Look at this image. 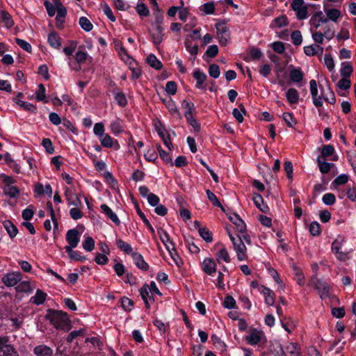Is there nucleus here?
<instances>
[{
  "label": "nucleus",
  "mask_w": 356,
  "mask_h": 356,
  "mask_svg": "<svg viewBox=\"0 0 356 356\" xmlns=\"http://www.w3.org/2000/svg\"><path fill=\"white\" fill-rule=\"evenodd\" d=\"M227 233L229 239L232 242L234 250H235L237 259L239 261H244L247 259V248L244 243L245 242L248 245L251 244V239L249 235L246 233H243L234 236L228 229Z\"/></svg>",
  "instance_id": "nucleus-1"
},
{
  "label": "nucleus",
  "mask_w": 356,
  "mask_h": 356,
  "mask_svg": "<svg viewBox=\"0 0 356 356\" xmlns=\"http://www.w3.org/2000/svg\"><path fill=\"white\" fill-rule=\"evenodd\" d=\"M46 318L56 329L68 331L71 327L70 321L66 312L49 309Z\"/></svg>",
  "instance_id": "nucleus-2"
},
{
  "label": "nucleus",
  "mask_w": 356,
  "mask_h": 356,
  "mask_svg": "<svg viewBox=\"0 0 356 356\" xmlns=\"http://www.w3.org/2000/svg\"><path fill=\"white\" fill-rule=\"evenodd\" d=\"M291 8L296 12L298 19L302 20L308 17V6L304 0H293L291 4Z\"/></svg>",
  "instance_id": "nucleus-3"
},
{
  "label": "nucleus",
  "mask_w": 356,
  "mask_h": 356,
  "mask_svg": "<svg viewBox=\"0 0 356 356\" xmlns=\"http://www.w3.org/2000/svg\"><path fill=\"white\" fill-rule=\"evenodd\" d=\"M217 36L219 43L222 46L227 45L230 38V33L226 24L225 22H218L216 24Z\"/></svg>",
  "instance_id": "nucleus-4"
},
{
  "label": "nucleus",
  "mask_w": 356,
  "mask_h": 356,
  "mask_svg": "<svg viewBox=\"0 0 356 356\" xmlns=\"http://www.w3.org/2000/svg\"><path fill=\"white\" fill-rule=\"evenodd\" d=\"M55 6L56 7L57 15L56 17V27L62 29H63V24L65 22V17L67 15V10L62 4L60 0H52Z\"/></svg>",
  "instance_id": "nucleus-5"
},
{
  "label": "nucleus",
  "mask_w": 356,
  "mask_h": 356,
  "mask_svg": "<svg viewBox=\"0 0 356 356\" xmlns=\"http://www.w3.org/2000/svg\"><path fill=\"white\" fill-rule=\"evenodd\" d=\"M312 282L314 289L318 291L321 299L329 296L330 286L327 283L318 278H313Z\"/></svg>",
  "instance_id": "nucleus-6"
},
{
  "label": "nucleus",
  "mask_w": 356,
  "mask_h": 356,
  "mask_svg": "<svg viewBox=\"0 0 356 356\" xmlns=\"http://www.w3.org/2000/svg\"><path fill=\"white\" fill-rule=\"evenodd\" d=\"M22 278V275L19 272H12L4 275L2 282L6 286L10 287L16 286Z\"/></svg>",
  "instance_id": "nucleus-7"
},
{
  "label": "nucleus",
  "mask_w": 356,
  "mask_h": 356,
  "mask_svg": "<svg viewBox=\"0 0 356 356\" xmlns=\"http://www.w3.org/2000/svg\"><path fill=\"white\" fill-rule=\"evenodd\" d=\"M193 75L196 80L195 87L198 89L206 90L207 85L205 81L207 79V74L201 72L199 69H197L193 72Z\"/></svg>",
  "instance_id": "nucleus-8"
},
{
  "label": "nucleus",
  "mask_w": 356,
  "mask_h": 356,
  "mask_svg": "<svg viewBox=\"0 0 356 356\" xmlns=\"http://www.w3.org/2000/svg\"><path fill=\"white\" fill-rule=\"evenodd\" d=\"M79 233L76 229H72L67 232L66 241L69 245L66 247L76 248L79 242Z\"/></svg>",
  "instance_id": "nucleus-9"
},
{
  "label": "nucleus",
  "mask_w": 356,
  "mask_h": 356,
  "mask_svg": "<svg viewBox=\"0 0 356 356\" xmlns=\"http://www.w3.org/2000/svg\"><path fill=\"white\" fill-rule=\"evenodd\" d=\"M264 337V332L257 329H252L250 334L245 337L246 341L250 345H255L259 343Z\"/></svg>",
  "instance_id": "nucleus-10"
},
{
  "label": "nucleus",
  "mask_w": 356,
  "mask_h": 356,
  "mask_svg": "<svg viewBox=\"0 0 356 356\" xmlns=\"http://www.w3.org/2000/svg\"><path fill=\"white\" fill-rule=\"evenodd\" d=\"M163 27L159 26H155V29L152 31L149 29L148 31L154 44L158 46L162 42L164 35L163 33Z\"/></svg>",
  "instance_id": "nucleus-11"
},
{
  "label": "nucleus",
  "mask_w": 356,
  "mask_h": 356,
  "mask_svg": "<svg viewBox=\"0 0 356 356\" xmlns=\"http://www.w3.org/2000/svg\"><path fill=\"white\" fill-rule=\"evenodd\" d=\"M182 106L184 108L187 109V111H186V112L184 113V115L186 118L188 123L190 124V123L193 122L194 121V120H195L193 118V114H195L196 113L194 104L191 103V102H188L186 100H184L182 102Z\"/></svg>",
  "instance_id": "nucleus-12"
},
{
  "label": "nucleus",
  "mask_w": 356,
  "mask_h": 356,
  "mask_svg": "<svg viewBox=\"0 0 356 356\" xmlns=\"http://www.w3.org/2000/svg\"><path fill=\"white\" fill-rule=\"evenodd\" d=\"M65 197L68 202L69 206L73 205L75 207H78L81 204V202L79 197L70 188H65Z\"/></svg>",
  "instance_id": "nucleus-13"
},
{
  "label": "nucleus",
  "mask_w": 356,
  "mask_h": 356,
  "mask_svg": "<svg viewBox=\"0 0 356 356\" xmlns=\"http://www.w3.org/2000/svg\"><path fill=\"white\" fill-rule=\"evenodd\" d=\"M304 53L308 56H321L323 48L319 44H311L304 47Z\"/></svg>",
  "instance_id": "nucleus-14"
},
{
  "label": "nucleus",
  "mask_w": 356,
  "mask_h": 356,
  "mask_svg": "<svg viewBox=\"0 0 356 356\" xmlns=\"http://www.w3.org/2000/svg\"><path fill=\"white\" fill-rule=\"evenodd\" d=\"M229 220L234 223L240 234L245 233L246 225L243 220L236 213H234L233 216H229Z\"/></svg>",
  "instance_id": "nucleus-15"
},
{
  "label": "nucleus",
  "mask_w": 356,
  "mask_h": 356,
  "mask_svg": "<svg viewBox=\"0 0 356 356\" xmlns=\"http://www.w3.org/2000/svg\"><path fill=\"white\" fill-rule=\"evenodd\" d=\"M33 353L36 356H52L53 349L44 344L38 345L33 348Z\"/></svg>",
  "instance_id": "nucleus-16"
},
{
  "label": "nucleus",
  "mask_w": 356,
  "mask_h": 356,
  "mask_svg": "<svg viewBox=\"0 0 356 356\" xmlns=\"http://www.w3.org/2000/svg\"><path fill=\"white\" fill-rule=\"evenodd\" d=\"M300 348L296 343H289L284 348L283 356H300Z\"/></svg>",
  "instance_id": "nucleus-17"
},
{
  "label": "nucleus",
  "mask_w": 356,
  "mask_h": 356,
  "mask_svg": "<svg viewBox=\"0 0 356 356\" xmlns=\"http://www.w3.org/2000/svg\"><path fill=\"white\" fill-rule=\"evenodd\" d=\"M185 47L187 49V51L190 53L191 57L190 60L193 63L195 60L196 56L198 53V45L194 44L192 45V42L190 39L186 38L184 42Z\"/></svg>",
  "instance_id": "nucleus-18"
},
{
  "label": "nucleus",
  "mask_w": 356,
  "mask_h": 356,
  "mask_svg": "<svg viewBox=\"0 0 356 356\" xmlns=\"http://www.w3.org/2000/svg\"><path fill=\"white\" fill-rule=\"evenodd\" d=\"M202 269L208 275H211L216 271V265L213 260L206 258L202 263Z\"/></svg>",
  "instance_id": "nucleus-19"
},
{
  "label": "nucleus",
  "mask_w": 356,
  "mask_h": 356,
  "mask_svg": "<svg viewBox=\"0 0 356 356\" xmlns=\"http://www.w3.org/2000/svg\"><path fill=\"white\" fill-rule=\"evenodd\" d=\"M252 200L255 206L262 212L267 213L269 208L267 205L264 204V199L262 196L257 193L253 194Z\"/></svg>",
  "instance_id": "nucleus-20"
},
{
  "label": "nucleus",
  "mask_w": 356,
  "mask_h": 356,
  "mask_svg": "<svg viewBox=\"0 0 356 356\" xmlns=\"http://www.w3.org/2000/svg\"><path fill=\"white\" fill-rule=\"evenodd\" d=\"M48 42L51 47L59 49L61 46V38L55 31H51L48 35Z\"/></svg>",
  "instance_id": "nucleus-21"
},
{
  "label": "nucleus",
  "mask_w": 356,
  "mask_h": 356,
  "mask_svg": "<svg viewBox=\"0 0 356 356\" xmlns=\"http://www.w3.org/2000/svg\"><path fill=\"white\" fill-rule=\"evenodd\" d=\"M101 209L115 225H120V220L109 207L105 204H103L101 205Z\"/></svg>",
  "instance_id": "nucleus-22"
},
{
  "label": "nucleus",
  "mask_w": 356,
  "mask_h": 356,
  "mask_svg": "<svg viewBox=\"0 0 356 356\" xmlns=\"http://www.w3.org/2000/svg\"><path fill=\"white\" fill-rule=\"evenodd\" d=\"M132 258L134 260L135 264L143 270H147L149 268L148 264L143 259V256L137 252L131 254Z\"/></svg>",
  "instance_id": "nucleus-23"
},
{
  "label": "nucleus",
  "mask_w": 356,
  "mask_h": 356,
  "mask_svg": "<svg viewBox=\"0 0 356 356\" xmlns=\"http://www.w3.org/2000/svg\"><path fill=\"white\" fill-rule=\"evenodd\" d=\"M47 298V294L40 289L36 291L35 295L33 296L30 302L35 305H40L44 302Z\"/></svg>",
  "instance_id": "nucleus-24"
},
{
  "label": "nucleus",
  "mask_w": 356,
  "mask_h": 356,
  "mask_svg": "<svg viewBox=\"0 0 356 356\" xmlns=\"http://www.w3.org/2000/svg\"><path fill=\"white\" fill-rule=\"evenodd\" d=\"M260 292L265 296V302L269 305H273L275 302V293L273 291L264 286H261Z\"/></svg>",
  "instance_id": "nucleus-25"
},
{
  "label": "nucleus",
  "mask_w": 356,
  "mask_h": 356,
  "mask_svg": "<svg viewBox=\"0 0 356 356\" xmlns=\"http://www.w3.org/2000/svg\"><path fill=\"white\" fill-rule=\"evenodd\" d=\"M316 162L319 168V170L322 174L328 173L330 171L331 168L334 166V163H327L323 161L321 159V156L317 157Z\"/></svg>",
  "instance_id": "nucleus-26"
},
{
  "label": "nucleus",
  "mask_w": 356,
  "mask_h": 356,
  "mask_svg": "<svg viewBox=\"0 0 356 356\" xmlns=\"http://www.w3.org/2000/svg\"><path fill=\"white\" fill-rule=\"evenodd\" d=\"M3 227L11 238L15 237L18 233L17 227L10 220H5L3 222Z\"/></svg>",
  "instance_id": "nucleus-27"
},
{
  "label": "nucleus",
  "mask_w": 356,
  "mask_h": 356,
  "mask_svg": "<svg viewBox=\"0 0 356 356\" xmlns=\"http://www.w3.org/2000/svg\"><path fill=\"white\" fill-rule=\"evenodd\" d=\"M303 72L300 68H293L290 71L289 76L291 81L299 83L303 79Z\"/></svg>",
  "instance_id": "nucleus-28"
},
{
  "label": "nucleus",
  "mask_w": 356,
  "mask_h": 356,
  "mask_svg": "<svg viewBox=\"0 0 356 356\" xmlns=\"http://www.w3.org/2000/svg\"><path fill=\"white\" fill-rule=\"evenodd\" d=\"M270 350L275 356H283L284 348L277 341L271 343Z\"/></svg>",
  "instance_id": "nucleus-29"
},
{
  "label": "nucleus",
  "mask_w": 356,
  "mask_h": 356,
  "mask_svg": "<svg viewBox=\"0 0 356 356\" xmlns=\"http://www.w3.org/2000/svg\"><path fill=\"white\" fill-rule=\"evenodd\" d=\"M157 232L159 235L160 239L162 241V243L165 246L166 249L170 251V246L168 244L169 243L171 245H173L172 243L170 241L169 235L168 233L163 229L162 228H159L157 230Z\"/></svg>",
  "instance_id": "nucleus-30"
},
{
  "label": "nucleus",
  "mask_w": 356,
  "mask_h": 356,
  "mask_svg": "<svg viewBox=\"0 0 356 356\" xmlns=\"http://www.w3.org/2000/svg\"><path fill=\"white\" fill-rule=\"evenodd\" d=\"M238 108L239 109L236 108H234L232 114L234 117L236 119V120L239 123H241L243 121V115H246V111L245 109L244 106L242 104L238 105Z\"/></svg>",
  "instance_id": "nucleus-31"
},
{
  "label": "nucleus",
  "mask_w": 356,
  "mask_h": 356,
  "mask_svg": "<svg viewBox=\"0 0 356 356\" xmlns=\"http://www.w3.org/2000/svg\"><path fill=\"white\" fill-rule=\"evenodd\" d=\"M147 63L156 70H161L163 67L161 62L157 59L155 55L149 54L147 58Z\"/></svg>",
  "instance_id": "nucleus-32"
},
{
  "label": "nucleus",
  "mask_w": 356,
  "mask_h": 356,
  "mask_svg": "<svg viewBox=\"0 0 356 356\" xmlns=\"http://www.w3.org/2000/svg\"><path fill=\"white\" fill-rule=\"evenodd\" d=\"M286 99H287L288 102L291 104L297 103V102L298 100V97H299L298 92L297 90L295 88H289L288 90V91L286 92Z\"/></svg>",
  "instance_id": "nucleus-33"
},
{
  "label": "nucleus",
  "mask_w": 356,
  "mask_h": 356,
  "mask_svg": "<svg viewBox=\"0 0 356 356\" xmlns=\"http://www.w3.org/2000/svg\"><path fill=\"white\" fill-rule=\"evenodd\" d=\"M0 356H19V354L13 346L7 344L1 350Z\"/></svg>",
  "instance_id": "nucleus-34"
},
{
  "label": "nucleus",
  "mask_w": 356,
  "mask_h": 356,
  "mask_svg": "<svg viewBox=\"0 0 356 356\" xmlns=\"http://www.w3.org/2000/svg\"><path fill=\"white\" fill-rule=\"evenodd\" d=\"M353 69L349 62L343 63L342 67L340 70V73L342 77L348 78L351 76Z\"/></svg>",
  "instance_id": "nucleus-35"
},
{
  "label": "nucleus",
  "mask_w": 356,
  "mask_h": 356,
  "mask_svg": "<svg viewBox=\"0 0 356 356\" xmlns=\"http://www.w3.org/2000/svg\"><path fill=\"white\" fill-rule=\"evenodd\" d=\"M217 261L218 263H220V261H224L226 263L230 262V257L228 251L225 248H221L218 252H217Z\"/></svg>",
  "instance_id": "nucleus-36"
},
{
  "label": "nucleus",
  "mask_w": 356,
  "mask_h": 356,
  "mask_svg": "<svg viewBox=\"0 0 356 356\" xmlns=\"http://www.w3.org/2000/svg\"><path fill=\"white\" fill-rule=\"evenodd\" d=\"M73 248H71V247H65V251H66V252H67L70 259L75 260V261H83L86 260L85 257H82V256L79 255L77 252L74 251L72 250Z\"/></svg>",
  "instance_id": "nucleus-37"
},
{
  "label": "nucleus",
  "mask_w": 356,
  "mask_h": 356,
  "mask_svg": "<svg viewBox=\"0 0 356 356\" xmlns=\"http://www.w3.org/2000/svg\"><path fill=\"white\" fill-rule=\"evenodd\" d=\"M35 95L37 101H42L44 103L48 102V99L46 98L45 95V88L43 84L40 83L38 85V90L35 92Z\"/></svg>",
  "instance_id": "nucleus-38"
},
{
  "label": "nucleus",
  "mask_w": 356,
  "mask_h": 356,
  "mask_svg": "<svg viewBox=\"0 0 356 356\" xmlns=\"http://www.w3.org/2000/svg\"><path fill=\"white\" fill-rule=\"evenodd\" d=\"M334 153V148L332 145H325L323 146L321 155V159L332 156Z\"/></svg>",
  "instance_id": "nucleus-39"
},
{
  "label": "nucleus",
  "mask_w": 356,
  "mask_h": 356,
  "mask_svg": "<svg viewBox=\"0 0 356 356\" xmlns=\"http://www.w3.org/2000/svg\"><path fill=\"white\" fill-rule=\"evenodd\" d=\"M3 193L6 195L9 196L10 198L16 197L19 193V191L16 186H6L3 188Z\"/></svg>",
  "instance_id": "nucleus-40"
},
{
  "label": "nucleus",
  "mask_w": 356,
  "mask_h": 356,
  "mask_svg": "<svg viewBox=\"0 0 356 356\" xmlns=\"http://www.w3.org/2000/svg\"><path fill=\"white\" fill-rule=\"evenodd\" d=\"M15 289L17 292L31 293L33 291L29 282L26 281L21 282Z\"/></svg>",
  "instance_id": "nucleus-41"
},
{
  "label": "nucleus",
  "mask_w": 356,
  "mask_h": 356,
  "mask_svg": "<svg viewBox=\"0 0 356 356\" xmlns=\"http://www.w3.org/2000/svg\"><path fill=\"white\" fill-rule=\"evenodd\" d=\"M200 236L207 243L213 241L212 234L207 227L199 228Z\"/></svg>",
  "instance_id": "nucleus-42"
},
{
  "label": "nucleus",
  "mask_w": 356,
  "mask_h": 356,
  "mask_svg": "<svg viewBox=\"0 0 356 356\" xmlns=\"http://www.w3.org/2000/svg\"><path fill=\"white\" fill-rule=\"evenodd\" d=\"M325 12L327 18L333 22H336L341 15L340 11L335 8L327 9Z\"/></svg>",
  "instance_id": "nucleus-43"
},
{
  "label": "nucleus",
  "mask_w": 356,
  "mask_h": 356,
  "mask_svg": "<svg viewBox=\"0 0 356 356\" xmlns=\"http://www.w3.org/2000/svg\"><path fill=\"white\" fill-rule=\"evenodd\" d=\"M15 102L26 111H30L33 113L36 112V107L31 103L24 102L19 99L16 100Z\"/></svg>",
  "instance_id": "nucleus-44"
},
{
  "label": "nucleus",
  "mask_w": 356,
  "mask_h": 356,
  "mask_svg": "<svg viewBox=\"0 0 356 356\" xmlns=\"http://www.w3.org/2000/svg\"><path fill=\"white\" fill-rule=\"evenodd\" d=\"M1 19L7 27H11L14 24L11 15L5 10H2L1 13Z\"/></svg>",
  "instance_id": "nucleus-45"
},
{
  "label": "nucleus",
  "mask_w": 356,
  "mask_h": 356,
  "mask_svg": "<svg viewBox=\"0 0 356 356\" xmlns=\"http://www.w3.org/2000/svg\"><path fill=\"white\" fill-rule=\"evenodd\" d=\"M79 25L84 31H86L87 32L90 31L93 28L92 23L86 17H80Z\"/></svg>",
  "instance_id": "nucleus-46"
},
{
  "label": "nucleus",
  "mask_w": 356,
  "mask_h": 356,
  "mask_svg": "<svg viewBox=\"0 0 356 356\" xmlns=\"http://www.w3.org/2000/svg\"><path fill=\"white\" fill-rule=\"evenodd\" d=\"M263 56L264 54L262 51L257 47H252L250 49V60H258L263 57Z\"/></svg>",
  "instance_id": "nucleus-47"
},
{
  "label": "nucleus",
  "mask_w": 356,
  "mask_h": 356,
  "mask_svg": "<svg viewBox=\"0 0 356 356\" xmlns=\"http://www.w3.org/2000/svg\"><path fill=\"white\" fill-rule=\"evenodd\" d=\"M282 117L289 127H293L297 124V120L290 113H284Z\"/></svg>",
  "instance_id": "nucleus-48"
},
{
  "label": "nucleus",
  "mask_w": 356,
  "mask_h": 356,
  "mask_svg": "<svg viewBox=\"0 0 356 356\" xmlns=\"http://www.w3.org/2000/svg\"><path fill=\"white\" fill-rule=\"evenodd\" d=\"M82 245L85 250L91 252L95 248V241L92 237L88 236L83 242Z\"/></svg>",
  "instance_id": "nucleus-49"
},
{
  "label": "nucleus",
  "mask_w": 356,
  "mask_h": 356,
  "mask_svg": "<svg viewBox=\"0 0 356 356\" xmlns=\"http://www.w3.org/2000/svg\"><path fill=\"white\" fill-rule=\"evenodd\" d=\"M116 243H117L118 247L121 250L124 251V252H126L127 254L133 253L131 246L129 244H128L127 243H126L125 241H124L123 240L118 239V240H117Z\"/></svg>",
  "instance_id": "nucleus-50"
},
{
  "label": "nucleus",
  "mask_w": 356,
  "mask_h": 356,
  "mask_svg": "<svg viewBox=\"0 0 356 356\" xmlns=\"http://www.w3.org/2000/svg\"><path fill=\"white\" fill-rule=\"evenodd\" d=\"M136 11L140 16L147 17L149 14V10L146 5L143 3H139L136 6Z\"/></svg>",
  "instance_id": "nucleus-51"
},
{
  "label": "nucleus",
  "mask_w": 356,
  "mask_h": 356,
  "mask_svg": "<svg viewBox=\"0 0 356 356\" xmlns=\"http://www.w3.org/2000/svg\"><path fill=\"white\" fill-rule=\"evenodd\" d=\"M47 207L48 210L50 212L51 218L54 223V229H57L58 228V223L57 219L56 218V214H55L54 210L53 209L51 202H47Z\"/></svg>",
  "instance_id": "nucleus-52"
},
{
  "label": "nucleus",
  "mask_w": 356,
  "mask_h": 356,
  "mask_svg": "<svg viewBox=\"0 0 356 356\" xmlns=\"http://www.w3.org/2000/svg\"><path fill=\"white\" fill-rule=\"evenodd\" d=\"M273 23L277 28H282L288 24V20L285 15H281V16L274 19Z\"/></svg>",
  "instance_id": "nucleus-53"
},
{
  "label": "nucleus",
  "mask_w": 356,
  "mask_h": 356,
  "mask_svg": "<svg viewBox=\"0 0 356 356\" xmlns=\"http://www.w3.org/2000/svg\"><path fill=\"white\" fill-rule=\"evenodd\" d=\"M291 38L294 45H300L302 41V34L300 31H294L291 35Z\"/></svg>",
  "instance_id": "nucleus-54"
},
{
  "label": "nucleus",
  "mask_w": 356,
  "mask_h": 356,
  "mask_svg": "<svg viewBox=\"0 0 356 356\" xmlns=\"http://www.w3.org/2000/svg\"><path fill=\"white\" fill-rule=\"evenodd\" d=\"M121 305L124 310L129 312L133 308L134 302L127 297H123L121 299Z\"/></svg>",
  "instance_id": "nucleus-55"
},
{
  "label": "nucleus",
  "mask_w": 356,
  "mask_h": 356,
  "mask_svg": "<svg viewBox=\"0 0 356 356\" xmlns=\"http://www.w3.org/2000/svg\"><path fill=\"white\" fill-rule=\"evenodd\" d=\"M220 68L217 64L213 63L209 67V74L210 76L217 79L220 76Z\"/></svg>",
  "instance_id": "nucleus-56"
},
{
  "label": "nucleus",
  "mask_w": 356,
  "mask_h": 356,
  "mask_svg": "<svg viewBox=\"0 0 356 356\" xmlns=\"http://www.w3.org/2000/svg\"><path fill=\"white\" fill-rule=\"evenodd\" d=\"M348 181V176L346 174L339 175L332 183L334 186L345 184Z\"/></svg>",
  "instance_id": "nucleus-57"
},
{
  "label": "nucleus",
  "mask_w": 356,
  "mask_h": 356,
  "mask_svg": "<svg viewBox=\"0 0 356 356\" xmlns=\"http://www.w3.org/2000/svg\"><path fill=\"white\" fill-rule=\"evenodd\" d=\"M115 99L120 106H124L127 104L125 95L122 92H116L115 95Z\"/></svg>",
  "instance_id": "nucleus-58"
},
{
  "label": "nucleus",
  "mask_w": 356,
  "mask_h": 356,
  "mask_svg": "<svg viewBox=\"0 0 356 356\" xmlns=\"http://www.w3.org/2000/svg\"><path fill=\"white\" fill-rule=\"evenodd\" d=\"M44 5L47 9V13L50 17H53L56 11V7L55 6L54 2H49V1H45Z\"/></svg>",
  "instance_id": "nucleus-59"
},
{
  "label": "nucleus",
  "mask_w": 356,
  "mask_h": 356,
  "mask_svg": "<svg viewBox=\"0 0 356 356\" xmlns=\"http://www.w3.org/2000/svg\"><path fill=\"white\" fill-rule=\"evenodd\" d=\"M322 200L326 205H332L334 204L336 198L334 194L329 193L323 196Z\"/></svg>",
  "instance_id": "nucleus-60"
},
{
  "label": "nucleus",
  "mask_w": 356,
  "mask_h": 356,
  "mask_svg": "<svg viewBox=\"0 0 356 356\" xmlns=\"http://www.w3.org/2000/svg\"><path fill=\"white\" fill-rule=\"evenodd\" d=\"M76 45H77V42L76 41L70 40L69 42V46L65 47L63 49L64 53L67 56H71L73 54V52L74 51V50H75V49L76 47Z\"/></svg>",
  "instance_id": "nucleus-61"
},
{
  "label": "nucleus",
  "mask_w": 356,
  "mask_h": 356,
  "mask_svg": "<svg viewBox=\"0 0 356 356\" xmlns=\"http://www.w3.org/2000/svg\"><path fill=\"white\" fill-rule=\"evenodd\" d=\"M101 144L106 147H111L113 145V140L111 137L108 134H104L102 136L99 137Z\"/></svg>",
  "instance_id": "nucleus-62"
},
{
  "label": "nucleus",
  "mask_w": 356,
  "mask_h": 356,
  "mask_svg": "<svg viewBox=\"0 0 356 356\" xmlns=\"http://www.w3.org/2000/svg\"><path fill=\"white\" fill-rule=\"evenodd\" d=\"M165 91L168 94L173 95L177 92V83L170 81L166 83Z\"/></svg>",
  "instance_id": "nucleus-63"
},
{
  "label": "nucleus",
  "mask_w": 356,
  "mask_h": 356,
  "mask_svg": "<svg viewBox=\"0 0 356 356\" xmlns=\"http://www.w3.org/2000/svg\"><path fill=\"white\" fill-rule=\"evenodd\" d=\"M351 82L348 78L343 77L337 83V86L342 90H348L350 88Z\"/></svg>",
  "instance_id": "nucleus-64"
}]
</instances>
